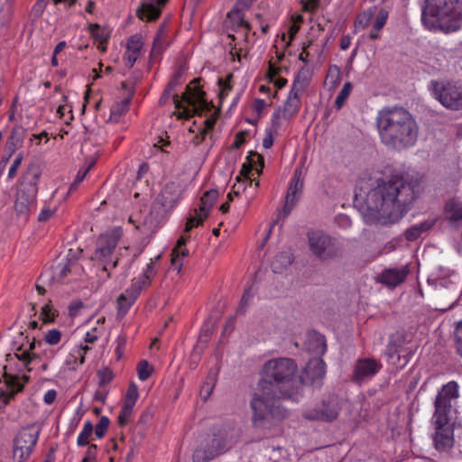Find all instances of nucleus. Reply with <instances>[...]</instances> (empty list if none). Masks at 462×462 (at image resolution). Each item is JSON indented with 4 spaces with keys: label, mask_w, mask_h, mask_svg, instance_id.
<instances>
[{
    "label": "nucleus",
    "mask_w": 462,
    "mask_h": 462,
    "mask_svg": "<svg viewBox=\"0 0 462 462\" xmlns=\"http://www.w3.org/2000/svg\"><path fill=\"white\" fill-rule=\"evenodd\" d=\"M297 372L298 365L291 358H273L264 363L250 402L255 428L269 429L273 420L286 416V410L280 405L281 400L299 402L302 380L297 377Z\"/></svg>",
    "instance_id": "nucleus-1"
},
{
    "label": "nucleus",
    "mask_w": 462,
    "mask_h": 462,
    "mask_svg": "<svg viewBox=\"0 0 462 462\" xmlns=\"http://www.w3.org/2000/svg\"><path fill=\"white\" fill-rule=\"evenodd\" d=\"M356 199H361L368 221L387 225L400 220L416 199L415 186L402 176L388 181L361 180L355 190Z\"/></svg>",
    "instance_id": "nucleus-2"
},
{
    "label": "nucleus",
    "mask_w": 462,
    "mask_h": 462,
    "mask_svg": "<svg viewBox=\"0 0 462 462\" xmlns=\"http://www.w3.org/2000/svg\"><path fill=\"white\" fill-rule=\"evenodd\" d=\"M379 136L388 147L403 150L413 146L418 139L419 126L412 115L402 107H385L376 118Z\"/></svg>",
    "instance_id": "nucleus-3"
},
{
    "label": "nucleus",
    "mask_w": 462,
    "mask_h": 462,
    "mask_svg": "<svg viewBox=\"0 0 462 462\" xmlns=\"http://www.w3.org/2000/svg\"><path fill=\"white\" fill-rule=\"evenodd\" d=\"M459 397V385L456 381H449L439 391L432 417L435 425L433 442L436 449L446 451L453 447V429L449 425L454 403Z\"/></svg>",
    "instance_id": "nucleus-4"
},
{
    "label": "nucleus",
    "mask_w": 462,
    "mask_h": 462,
    "mask_svg": "<svg viewBox=\"0 0 462 462\" xmlns=\"http://www.w3.org/2000/svg\"><path fill=\"white\" fill-rule=\"evenodd\" d=\"M421 22L430 31L451 32L462 26V2L459 0H426Z\"/></svg>",
    "instance_id": "nucleus-5"
},
{
    "label": "nucleus",
    "mask_w": 462,
    "mask_h": 462,
    "mask_svg": "<svg viewBox=\"0 0 462 462\" xmlns=\"http://www.w3.org/2000/svg\"><path fill=\"white\" fill-rule=\"evenodd\" d=\"M42 177L40 167L31 164L21 177L15 191L14 208L15 214L28 221L37 209L39 182Z\"/></svg>",
    "instance_id": "nucleus-6"
},
{
    "label": "nucleus",
    "mask_w": 462,
    "mask_h": 462,
    "mask_svg": "<svg viewBox=\"0 0 462 462\" xmlns=\"http://www.w3.org/2000/svg\"><path fill=\"white\" fill-rule=\"evenodd\" d=\"M44 346L42 340H37L35 337L31 340L28 336L21 332L14 341V356L28 370H31L28 366L33 360L42 359L45 362H51L62 348V346H51L43 347Z\"/></svg>",
    "instance_id": "nucleus-7"
},
{
    "label": "nucleus",
    "mask_w": 462,
    "mask_h": 462,
    "mask_svg": "<svg viewBox=\"0 0 462 462\" xmlns=\"http://www.w3.org/2000/svg\"><path fill=\"white\" fill-rule=\"evenodd\" d=\"M123 235L121 227H115L102 235L97 240L96 249L91 259L102 264L105 272L116 267L118 258L116 255V249Z\"/></svg>",
    "instance_id": "nucleus-8"
},
{
    "label": "nucleus",
    "mask_w": 462,
    "mask_h": 462,
    "mask_svg": "<svg viewBox=\"0 0 462 462\" xmlns=\"http://www.w3.org/2000/svg\"><path fill=\"white\" fill-rule=\"evenodd\" d=\"M193 83L195 84L193 87H187L181 99L177 94L172 96L175 105L174 114L179 119H189L199 109H202L207 105L202 88L197 84V79Z\"/></svg>",
    "instance_id": "nucleus-9"
},
{
    "label": "nucleus",
    "mask_w": 462,
    "mask_h": 462,
    "mask_svg": "<svg viewBox=\"0 0 462 462\" xmlns=\"http://www.w3.org/2000/svg\"><path fill=\"white\" fill-rule=\"evenodd\" d=\"M430 89L439 103L450 110L462 109V86L449 81L432 80Z\"/></svg>",
    "instance_id": "nucleus-10"
},
{
    "label": "nucleus",
    "mask_w": 462,
    "mask_h": 462,
    "mask_svg": "<svg viewBox=\"0 0 462 462\" xmlns=\"http://www.w3.org/2000/svg\"><path fill=\"white\" fill-rule=\"evenodd\" d=\"M40 436L34 426L23 428L13 440V459L14 462H26L33 452Z\"/></svg>",
    "instance_id": "nucleus-11"
},
{
    "label": "nucleus",
    "mask_w": 462,
    "mask_h": 462,
    "mask_svg": "<svg viewBox=\"0 0 462 462\" xmlns=\"http://www.w3.org/2000/svg\"><path fill=\"white\" fill-rule=\"evenodd\" d=\"M302 91V88L298 87L295 82L292 84L283 107L275 110L272 116L275 132L281 126V118L290 120L297 115L301 106L300 94Z\"/></svg>",
    "instance_id": "nucleus-12"
},
{
    "label": "nucleus",
    "mask_w": 462,
    "mask_h": 462,
    "mask_svg": "<svg viewBox=\"0 0 462 462\" xmlns=\"http://www.w3.org/2000/svg\"><path fill=\"white\" fill-rule=\"evenodd\" d=\"M308 238L310 249L317 257L324 260L336 255L337 247L335 238L319 230L309 232Z\"/></svg>",
    "instance_id": "nucleus-13"
},
{
    "label": "nucleus",
    "mask_w": 462,
    "mask_h": 462,
    "mask_svg": "<svg viewBox=\"0 0 462 462\" xmlns=\"http://www.w3.org/2000/svg\"><path fill=\"white\" fill-rule=\"evenodd\" d=\"M407 340V336L402 331H396L389 337L384 354L389 363L403 367L408 363V351L404 347Z\"/></svg>",
    "instance_id": "nucleus-14"
},
{
    "label": "nucleus",
    "mask_w": 462,
    "mask_h": 462,
    "mask_svg": "<svg viewBox=\"0 0 462 462\" xmlns=\"http://www.w3.org/2000/svg\"><path fill=\"white\" fill-rule=\"evenodd\" d=\"M341 410L337 397L332 395L323 399L319 404L313 409L304 411V418L310 420H321L331 422L335 420Z\"/></svg>",
    "instance_id": "nucleus-15"
},
{
    "label": "nucleus",
    "mask_w": 462,
    "mask_h": 462,
    "mask_svg": "<svg viewBox=\"0 0 462 462\" xmlns=\"http://www.w3.org/2000/svg\"><path fill=\"white\" fill-rule=\"evenodd\" d=\"M382 368L379 361L374 358H359L356 360L352 381L362 383L373 378Z\"/></svg>",
    "instance_id": "nucleus-16"
},
{
    "label": "nucleus",
    "mask_w": 462,
    "mask_h": 462,
    "mask_svg": "<svg viewBox=\"0 0 462 462\" xmlns=\"http://www.w3.org/2000/svg\"><path fill=\"white\" fill-rule=\"evenodd\" d=\"M161 255H157L151 259L150 263L143 268L142 273L132 280L131 285L127 288L134 296L139 297L142 291L149 287L157 274L155 262L160 259Z\"/></svg>",
    "instance_id": "nucleus-17"
},
{
    "label": "nucleus",
    "mask_w": 462,
    "mask_h": 462,
    "mask_svg": "<svg viewBox=\"0 0 462 462\" xmlns=\"http://www.w3.org/2000/svg\"><path fill=\"white\" fill-rule=\"evenodd\" d=\"M226 449V440L220 437H215L211 439L209 445L196 448L192 459L193 462H209Z\"/></svg>",
    "instance_id": "nucleus-18"
},
{
    "label": "nucleus",
    "mask_w": 462,
    "mask_h": 462,
    "mask_svg": "<svg viewBox=\"0 0 462 462\" xmlns=\"http://www.w3.org/2000/svg\"><path fill=\"white\" fill-rule=\"evenodd\" d=\"M302 171L300 168L294 171L293 177L290 181V185L286 194L285 205L282 208L284 217L288 216L293 207L300 199V196L303 190V180L301 178Z\"/></svg>",
    "instance_id": "nucleus-19"
},
{
    "label": "nucleus",
    "mask_w": 462,
    "mask_h": 462,
    "mask_svg": "<svg viewBox=\"0 0 462 462\" xmlns=\"http://www.w3.org/2000/svg\"><path fill=\"white\" fill-rule=\"evenodd\" d=\"M183 189L178 182L171 181L162 189L158 200L165 209H172L183 199Z\"/></svg>",
    "instance_id": "nucleus-20"
},
{
    "label": "nucleus",
    "mask_w": 462,
    "mask_h": 462,
    "mask_svg": "<svg viewBox=\"0 0 462 462\" xmlns=\"http://www.w3.org/2000/svg\"><path fill=\"white\" fill-rule=\"evenodd\" d=\"M124 61L126 67L132 68L143 53V40L141 34L130 36L126 42Z\"/></svg>",
    "instance_id": "nucleus-21"
},
{
    "label": "nucleus",
    "mask_w": 462,
    "mask_h": 462,
    "mask_svg": "<svg viewBox=\"0 0 462 462\" xmlns=\"http://www.w3.org/2000/svg\"><path fill=\"white\" fill-rule=\"evenodd\" d=\"M167 0H143L136 14L139 19L152 22L159 18Z\"/></svg>",
    "instance_id": "nucleus-22"
},
{
    "label": "nucleus",
    "mask_w": 462,
    "mask_h": 462,
    "mask_svg": "<svg viewBox=\"0 0 462 462\" xmlns=\"http://www.w3.org/2000/svg\"><path fill=\"white\" fill-rule=\"evenodd\" d=\"M445 220L456 229L462 228V200L450 199L444 206Z\"/></svg>",
    "instance_id": "nucleus-23"
},
{
    "label": "nucleus",
    "mask_w": 462,
    "mask_h": 462,
    "mask_svg": "<svg viewBox=\"0 0 462 462\" xmlns=\"http://www.w3.org/2000/svg\"><path fill=\"white\" fill-rule=\"evenodd\" d=\"M189 239V236L182 235L177 241L176 245L173 247L171 254V267L177 273H180L182 265L183 259L186 258L189 252L186 248V244Z\"/></svg>",
    "instance_id": "nucleus-24"
},
{
    "label": "nucleus",
    "mask_w": 462,
    "mask_h": 462,
    "mask_svg": "<svg viewBox=\"0 0 462 462\" xmlns=\"http://www.w3.org/2000/svg\"><path fill=\"white\" fill-rule=\"evenodd\" d=\"M90 350L87 345L73 346L65 359V365L70 371H76L85 363L86 355Z\"/></svg>",
    "instance_id": "nucleus-25"
},
{
    "label": "nucleus",
    "mask_w": 462,
    "mask_h": 462,
    "mask_svg": "<svg viewBox=\"0 0 462 462\" xmlns=\"http://www.w3.org/2000/svg\"><path fill=\"white\" fill-rule=\"evenodd\" d=\"M168 33L164 26H161L157 31L154 39L152 47L150 52V61L152 63L157 62L162 54V52L167 49Z\"/></svg>",
    "instance_id": "nucleus-26"
},
{
    "label": "nucleus",
    "mask_w": 462,
    "mask_h": 462,
    "mask_svg": "<svg viewBox=\"0 0 462 462\" xmlns=\"http://www.w3.org/2000/svg\"><path fill=\"white\" fill-rule=\"evenodd\" d=\"M408 275V270L404 268L386 269L380 276V282L389 287H396L403 282Z\"/></svg>",
    "instance_id": "nucleus-27"
},
{
    "label": "nucleus",
    "mask_w": 462,
    "mask_h": 462,
    "mask_svg": "<svg viewBox=\"0 0 462 462\" xmlns=\"http://www.w3.org/2000/svg\"><path fill=\"white\" fill-rule=\"evenodd\" d=\"M5 390L1 392V397L5 404H8L18 393L23 391V384L21 383L18 376L13 375L5 376Z\"/></svg>",
    "instance_id": "nucleus-28"
},
{
    "label": "nucleus",
    "mask_w": 462,
    "mask_h": 462,
    "mask_svg": "<svg viewBox=\"0 0 462 462\" xmlns=\"http://www.w3.org/2000/svg\"><path fill=\"white\" fill-rule=\"evenodd\" d=\"M304 372L312 382L322 379L326 374V364L320 357L311 358L306 365Z\"/></svg>",
    "instance_id": "nucleus-29"
},
{
    "label": "nucleus",
    "mask_w": 462,
    "mask_h": 462,
    "mask_svg": "<svg viewBox=\"0 0 462 462\" xmlns=\"http://www.w3.org/2000/svg\"><path fill=\"white\" fill-rule=\"evenodd\" d=\"M218 196L219 192L216 189H211L203 193L197 208L203 214L204 217H208Z\"/></svg>",
    "instance_id": "nucleus-30"
},
{
    "label": "nucleus",
    "mask_w": 462,
    "mask_h": 462,
    "mask_svg": "<svg viewBox=\"0 0 462 462\" xmlns=\"http://www.w3.org/2000/svg\"><path fill=\"white\" fill-rule=\"evenodd\" d=\"M137 299L138 297L134 296V293H131L127 289L121 293L116 300L117 316L125 317Z\"/></svg>",
    "instance_id": "nucleus-31"
},
{
    "label": "nucleus",
    "mask_w": 462,
    "mask_h": 462,
    "mask_svg": "<svg viewBox=\"0 0 462 462\" xmlns=\"http://www.w3.org/2000/svg\"><path fill=\"white\" fill-rule=\"evenodd\" d=\"M130 106V98L126 97L116 102L110 109L109 121L118 123L121 118L128 112Z\"/></svg>",
    "instance_id": "nucleus-32"
},
{
    "label": "nucleus",
    "mask_w": 462,
    "mask_h": 462,
    "mask_svg": "<svg viewBox=\"0 0 462 462\" xmlns=\"http://www.w3.org/2000/svg\"><path fill=\"white\" fill-rule=\"evenodd\" d=\"M89 32L92 38L98 42V49L101 51H106V42L108 40V34L106 32V30L105 28H102L97 23H91L89 25Z\"/></svg>",
    "instance_id": "nucleus-33"
},
{
    "label": "nucleus",
    "mask_w": 462,
    "mask_h": 462,
    "mask_svg": "<svg viewBox=\"0 0 462 462\" xmlns=\"http://www.w3.org/2000/svg\"><path fill=\"white\" fill-rule=\"evenodd\" d=\"M207 218L208 217H203V214L198 208H195L194 209H192L189 213V216L187 217L184 228V235L189 236L188 234L193 228L202 226Z\"/></svg>",
    "instance_id": "nucleus-34"
},
{
    "label": "nucleus",
    "mask_w": 462,
    "mask_h": 462,
    "mask_svg": "<svg viewBox=\"0 0 462 462\" xmlns=\"http://www.w3.org/2000/svg\"><path fill=\"white\" fill-rule=\"evenodd\" d=\"M292 262V256L287 252H282L275 255L272 262V270L273 273H282L284 268L289 266Z\"/></svg>",
    "instance_id": "nucleus-35"
},
{
    "label": "nucleus",
    "mask_w": 462,
    "mask_h": 462,
    "mask_svg": "<svg viewBox=\"0 0 462 462\" xmlns=\"http://www.w3.org/2000/svg\"><path fill=\"white\" fill-rule=\"evenodd\" d=\"M310 339L313 341L314 346L310 345L309 350L317 356H322L327 351L326 338L319 333H313L310 335Z\"/></svg>",
    "instance_id": "nucleus-36"
},
{
    "label": "nucleus",
    "mask_w": 462,
    "mask_h": 462,
    "mask_svg": "<svg viewBox=\"0 0 462 462\" xmlns=\"http://www.w3.org/2000/svg\"><path fill=\"white\" fill-rule=\"evenodd\" d=\"M59 316V311L54 308L51 301L44 304L40 312V319L42 324H50L55 322L56 318Z\"/></svg>",
    "instance_id": "nucleus-37"
},
{
    "label": "nucleus",
    "mask_w": 462,
    "mask_h": 462,
    "mask_svg": "<svg viewBox=\"0 0 462 462\" xmlns=\"http://www.w3.org/2000/svg\"><path fill=\"white\" fill-rule=\"evenodd\" d=\"M63 339V335L58 328L48 329L42 338L43 345L57 346Z\"/></svg>",
    "instance_id": "nucleus-38"
},
{
    "label": "nucleus",
    "mask_w": 462,
    "mask_h": 462,
    "mask_svg": "<svg viewBox=\"0 0 462 462\" xmlns=\"http://www.w3.org/2000/svg\"><path fill=\"white\" fill-rule=\"evenodd\" d=\"M94 432V426L91 421L87 420L81 431L77 438V445L79 447L87 446L89 444V440Z\"/></svg>",
    "instance_id": "nucleus-39"
},
{
    "label": "nucleus",
    "mask_w": 462,
    "mask_h": 462,
    "mask_svg": "<svg viewBox=\"0 0 462 462\" xmlns=\"http://www.w3.org/2000/svg\"><path fill=\"white\" fill-rule=\"evenodd\" d=\"M246 159L249 162V165L244 163L242 166L241 173L244 174L246 178H248L247 175L251 171L254 164L259 163L262 168L263 167V157L258 152L251 151L249 152V154L247 155Z\"/></svg>",
    "instance_id": "nucleus-40"
},
{
    "label": "nucleus",
    "mask_w": 462,
    "mask_h": 462,
    "mask_svg": "<svg viewBox=\"0 0 462 462\" xmlns=\"http://www.w3.org/2000/svg\"><path fill=\"white\" fill-rule=\"evenodd\" d=\"M353 89V85L351 82H346L339 91L337 98L335 100V107L339 110L345 105L346 101L348 99L351 91Z\"/></svg>",
    "instance_id": "nucleus-41"
},
{
    "label": "nucleus",
    "mask_w": 462,
    "mask_h": 462,
    "mask_svg": "<svg viewBox=\"0 0 462 462\" xmlns=\"http://www.w3.org/2000/svg\"><path fill=\"white\" fill-rule=\"evenodd\" d=\"M232 78H233V75L228 74L226 79H218V86L220 88L218 96H219V99L221 101H223L229 95L230 91L233 88V87L231 85Z\"/></svg>",
    "instance_id": "nucleus-42"
},
{
    "label": "nucleus",
    "mask_w": 462,
    "mask_h": 462,
    "mask_svg": "<svg viewBox=\"0 0 462 462\" xmlns=\"http://www.w3.org/2000/svg\"><path fill=\"white\" fill-rule=\"evenodd\" d=\"M138 398V387L134 383H132L127 388L124 403L134 407Z\"/></svg>",
    "instance_id": "nucleus-43"
},
{
    "label": "nucleus",
    "mask_w": 462,
    "mask_h": 462,
    "mask_svg": "<svg viewBox=\"0 0 462 462\" xmlns=\"http://www.w3.org/2000/svg\"><path fill=\"white\" fill-rule=\"evenodd\" d=\"M152 368L146 360H141L137 365V374L141 381H146L152 374Z\"/></svg>",
    "instance_id": "nucleus-44"
},
{
    "label": "nucleus",
    "mask_w": 462,
    "mask_h": 462,
    "mask_svg": "<svg viewBox=\"0 0 462 462\" xmlns=\"http://www.w3.org/2000/svg\"><path fill=\"white\" fill-rule=\"evenodd\" d=\"M389 13L386 9L381 8L378 13L376 14L374 22L373 23L374 31H381L388 19Z\"/></svg>",
    "instance_id": "nucleus-45"
},
{
    "label": "nucleus",
    "mask_w": 462,
    "mask_h": 462,
    "mask_svg": "<svg viewBox=\"0 0 462 462\" xmlns=\"http://www.w3.org/2000/svg\"><path fill=\"white\" fill-rule=\"evenodd\" d=\"M133 410H134L133 406H130V405H127L125 403L123 404V406L120 410L119 415H118V424L120 426H125L130 421V419H131V416L133 413Z\"/></svg>",
    "instance_id": "nucleus-46"
},
{
    "label": "nucleus",
    "mask_w": 462,
    "mask_h": 462,
    "mask_svg": "<svg viewBox=\"0 0 462 462\" xmlns=\"http://www.w3.org/2000/svg\"><path fill=\"white\" fill-rule=\"evenodd\" d=\"M109 423H110V420L106 416H102L99 419V420L94 430L95 435L97 439H102L105 436V434L108 429Z\"/></svg>",
    "instance_id": "nucleus-47"
},
{
    "label": "nucleus",
    "mask_w": 462,
    "mask_h": 462,
    "mask_svg": "<svg viewBox=\"0 0 462 462\" xmlns=\"http://www.w3.org/2000/svg\"><path fill=\"white\" fill-rule=\"evenodd\" d=\"M55 212H56V208L51 207V205L45 201L42 208H41V211L38 215L37 219L39 222H46L53 216V214Z\"/></svg>",
    "instance_id": "nucleus-48"
},
{
    "label": "nucleus",
    "mask_w": 462,
    "mask_h": 462,
    "mask_svg": "<svg viewBox=\"0 0 462 462\" xmlns=\"http://www.w3.org/2000/svg\"><path fill=\"white\" fill-rule=\"evenodd\" d=\"M374 14V10L372 8H368L358 14L356 23L363 28L366 27L370 23Z\"/></svg>",
    "instance_id": "nucleus-49"
},
{
    "label": "nucleus",
    "mask_w": 462,
    "mask_h": 462,
    "mask_svg": "<svg viewBox=\"0 0 462 462\" xmlns=\"http://www.w3.org/2000/svg\"><path fill=\"white\" fill-rule=\"evenodd\" d=\"M48 2L49 0H37L32 8L31 15L34 19L41 17L47 6Z\"/></svg>",
    "instance_id": "nucleus-50"
},
{
    "label": "nucleus",
    "mask_w": 462,
    "mask_h": 462,
    "mask_svg": "<svg viewBox=\"0 0 462 462\" xmlns=\"http://www.w3.org/2000/svg\"><path fill=\"white\" fill-rule=\"evenodd\" d=\"M98 383L100 386L108 384L113 380V372L109 368H104L97 372Z\"/></svg>",
    "instance_id": "nucleus-51"
},
{
    "label": "nucleus",
    "mask_w": 462,
    "mask_h": 462,
    "mask_svg": "<svg viewBox=\"0 0 462 462\" xmlns=\"http://www.w3.org/2000/svg\"><path fill=\"white\" fill-rule=\"evenodd\" d=\"M22 161H23V154L22 153L17 154V156L14 160V162L8 171V179L9 180H12L15 177V175L17 173V170L20 167Z\"/></svg>",
    "instance_id": "nucleus-52"
},
{
    "label": "nucleus",
    "mask_w": 462,
    "mask_h": 462,
    "mask_svg": "<svg viewBox=\"0 0 462 462\" xmlns=\"http://www.w3.org/2000/svg\"><path fill=\"white\" fill-rule=\"evenodd\" d=\"M340 77L339 69L337 66L330 67L327 75V81H329L331 87H334L338 81Z\"/></svg>",
    "instance_id": "nucleus-53"
},
{
    "label": "nucleus",
    "mask_w": 462,
    "mask_h": 462,
    "mask_svg": "<svg viewBox=\"0 0 462 462\" xmlns=\"http://www.w3.org/2000/svg\"><path fill=\"white\" fill-rule=\"evenodd\" d=\"M180 79H181V72L180 70H178L171 78V79L166 87V94H169L170 92L173 91V89L180 84Z\"/></svg>",
    "instance_id": "nucleus-54"
},
{
    "label": "nucleus",
    "mask_w": 462,
    "mask_h": 462,
    "mask_svg": "<svg viewBox=\"0 0 462 462\" xmlns=\"http://www.w3.org/2000/svg\"><path fill=\"white\" fill-rule=\"evenodd\" d=\"M420 235H421V232L419 229L417 225L411 226L410 228H408L405 231V238L408 241H415L416 239H418L420 236Z\"/></svg>",
    "instance_id": "nucleus-55"
},
{
    "label": "nucleus",
    "mask_w": 462,
    "mask_h": 462,
    "mask_svg": "<svg viewBox=\"0 0 462 462\" xmlns=\"http://www.w3.org/2000/svg\"><path fill=\"white\" fill-rule=\"evenodd\" d=\"M252 298H253V294L251 293V288H248L245 291V292L242 296L240 305L237 309L238 313H242L245 311L246 305L248 304V302L251 300Z\"/></svg>",
    "instance_id": "nucleus-56"
},
{
    "label": "nucleus",
    "mask_w": 462,
    "mask_h": 462,
    "mask_svg": "<svg viewBox=\"0 0 462 462\" xmlns=\"http://www.w3.org/2000/svg\"><path fill=\"white\" fill-rule=\"evenodd\" d=\"M278 130L274 131V126L273 125L272 129L267 133V135L263 140V146L265 149H270L273 144V135L278 134Z\"/></svg>",
    "instance_id": "nucleus-57"
},
{
    "label": "nucleus",
    "mask_w": 462,
    "mask_h": 462,
    "mask_svg": "<svg viewBox=\"0 0 462 462\" xmlns=\"http://www.w3.org/2000/svg\"><path fill=\"white\" fill-rule=\"evenodd\" d=\"M97 445L96 444H90L88 448L86 456L83 457L81 462H92L96 459L97 456Z\"/></svg>",
    "instance_id": "nucleus-58"
},
{
    "label": "nucleus",
    "mask_w": 462,
    "mask_h": 462,
    "mask_svg": "<svg viewBox=\"0 0 462 462\" xmlns=\"http://www.w3.org/2000/svg\"><path fill=\"white\" fill-rule=\"evenodd\" d=\"M456 348L457 354L462 357V322L458 323L457 327Z\"/></svg>",
    "instance_id": "nucleus-59"
},
{
    "label": "nucleus",
    "mask_w": 462,
    "mask_h": 462,
    "mask_svg": "<svg viewBox=\"0 0 462 462\" xmlns=\"http://www.w3.org/2000/svg\"><path fill=\"white\" fill-rule=\"evenodd\" d=\"M319 0H306L302 1V11L313 13L319 7Z\"/></svg>",
    "instance_id": "nucleus-60"
},
{
    "label": "nucleus",
    "mask_w": 462,
    "mask_h": 462,
    "mask_svg": "<svg viewBox=\"0 0 462 462\" xmlns=\"http://www.w3.org/2000/svg\"><path fill=\"white\" fill-rule=\"evenodd\" d=\"M217 123V117L211 116L204 120V126L200 127L202 130L209 134L215 127Z\"/></svg>",
    "instance_id": "nucleus-61"
},
{
    "label": "nucleus",
    "mask_w": 462,
    "mask_h": 462,
    "mask_svg": "<svg viewBox=\"0 0 462 462\" xmlns=\"http://www.w3.org/2000/svg\"><path fill=\"white\" fill-rule=\"evenodd\" d=\"M56 397H57V392L56 390L54 389H50L48 390L44 395H43V402L48 404V405H51L52 404L55 400H56Z\"/></svg>",
    "instance_id": "nucleus-62"
},
{
    "label": "nucleus",
    "mask_w": 462,
    "mask_h": 462,
    "mask_svg": "<svg viewBox=\"0 0 462 462\" xmlns=\"http://www.w3.org/2000/svg\"><path fill=\"white\" fill-rule=\"evenodd\" d=\"M266 106V103L263 99L256 98L253 103L254 111L260 116Z\"/></svg>",
    "instance_id": "nucleus-63"
},
{
    "label": "nucleus",
    "mask_w": 462,
    "mask_h": 462,
    "mask_svg": "<svg viewBox=\"0 0 462 462\" xmlns=\"http://www.w3.org/2000/svg\"><path fill=\"white\" fill-rule=\"evenodd\" d=\"M300 27L299 24L297 23H290L289 27H288V36H289V43L291 42H292L295 38V36L297 35V33L299 32Z\"/></svg>",
    "instance_id": "nucleus-64"
}]
</instances>
